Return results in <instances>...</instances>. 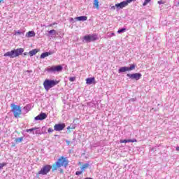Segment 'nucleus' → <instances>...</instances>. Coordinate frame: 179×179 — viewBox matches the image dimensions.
<instances>
[{
  "label": "nucleus",
  "mask_w": 179,
  "mask_h": 179,
  "mask_svg": "<svg viewBox=\"0 0 179 179\" xmlns=\"http://www.w3.org/2000/svg\"><path fill=\"white\" fill-rule=\"evenodd\" d=\"M120 143H127V139H125V140H120Z\"/></svg>",
  "instance_id": "72a5a7b5"
},
{
  "label": "nucleus",
  "mask_w": 179,
  "mask_h": 179,
  "mask_svg": "<svg viewBox=\"0 0 179 179\" xmlns=\"http://www.w3.org/2000/svg\"><path fill=\"white\" fill-rule=\"evenodd\" d=\"M3 0H0V3H2Z\"/></svg>",
  "instance_id": "37998d69"
},
{
  "label": "nucleus",
  "mask_w": 179,
  "mask_h": 179,
  "mask_svg": "<svg viewBox=\"0 0 179 179\" xmlns=\"http://www.w3.org/2000/svg\"><path fill=\"white\" fill-rule=\"evenodd\" d=\"M94 82V77L93 78H89L86 79V83L87 85H92Z\"/></svg>",
  "instance_id": "dca6fc26"
},
{
  "label": "nucleus",
  "mask_w": 179,
  "mask_h": 179,
  "mask_svg": "<svg viewBox=\"0 0 179 179\" xmlns=\"http://www.w3.org/2000/svg\"><path fill=\"white\" fill-rule=\"evenodd\" d=\"M11 111L13 113L15 118H19L22 115V108L20 106L15 105V103L10 104Z\"/></svg>",
  "instance_id": "20e7f679"
},
{
  "label": "nucleus",
  "mask_w": 179,
  "mask_h": 179,
  "mask_svg": "<svg viewBox=\"0 0 179 179\" xmlns=\"http://www.w3.org/2000/svg\"><path fill=\"white\" fill-rule=\"evenodd\" d=\"M90 166V164L89 163H86V164H84L82 167H81V170L83 171H85V170H86V169H87L88 167Z\"/></svg>",
  "instance_id": "aec40b11"
},
{
  "label": "nucleus",
  "mask_w": 179,
  "mask_h": 179,
  "mask_svg": "<svg viewBox=\"0 0 179 179\" xmlns=\"http://www.w3.org/2000/svg\"><path fill=\"white\" fill-rule=\"evenodd\" d=\"M66 143L68 145H69L70 143H71V142H70L69 141H68V140H66Z\"/></svg>",
  "instance_id": "c9c22d12"
},
{
  "label": "nucleus",
  "mask_w": 179,
  "mask_h": 179,
  "mask_svg": "<svg viewBox=\"0 0 179 179\" xmlns=\"http://www.w3.org/2000/svg\"><path fill=\"white\" fill-rule=\"evenodd\" d=\"M26 37H36V32H34V31H29L26 34Z\"/></svg>",
  "instance_id": "ddd939ff"
},
{
  "label": "nucleus",
  "mask_w": 179,
  "mask_h": 179,
  "mask_svg": "<svg viewBox=\"0 0 179 179\" xmlns=\"http://www.w3.org/2000/svg\"><path fill=\"white\" fill-rule=\"evenodd\" d=\"M49 34H52L53 36L57 34V31H55V29H52L50 31H48Z\"/></svg>",
  "instance_id": "a878e982"
},
{
  "label": "nucleus",
  "mask_w": 179,
  "mask_h": 179,
  "mask_svg": "<svg viewBox=\"0 0 179 179\" xmlns=\"http://www.w3.org/2000/svg\"><path fill=\"white\" fill-rule=\"evenodd\" d=\"M127 76L130 79H135V80H139L142 78V74L140 73H136L132 74H127Z\"/></svg>",
  "instance_id": "6e6552de"
},
{
  "label": "nucleus",
  "mask_w": 179,
  "mask_h": 179,
  "mask_svg": "<svg viewBox=\"0 0 179 179\" xmlns=\"http://www.w3.org/2000/svg\"><path fill=\"white\" fill-rule=\"evenodd\" d=\"M128 1H124L120 3L115 4L117 10H120V9H124L126 6H128Z\"/></svg>",
  "instance_id": "1a4fd4ad"
},
{
  "label": "nucleus",
  "mask_w": 179,
  "mask_h": 179,
  "mask_svg": "<svg viewBox=\"0 0 179 179\" xmlns=\"http://www.w3.org/2000/svg\"><path fill=\"white\" fill-rule=\"evenodd\" d=\"M128 71H129L128 67L123 66V67H121L120 69H119L118 72H119V73H122L127 72Z\"/></svg>",
  "instance_id": "2eb2a0df"
},
{
  "label": "nucleus",
  "mask_w": 179,
  "mask_h": 179,
  "mask_svg": "<svg viewBox=\"0 0 179 179\" xmlns=\"http://www.w3.org/2000/svg\"><path fill=\"white\" fill-rule=\"evenodd\" d=\"M5 166H6V163H0V170L1 169H2L3 167H5Z\"/></svg>",
  "instance_id": "7c9ffc66"
},
{
  "label": "nucleus",
  "mask_w": 179,
  "mask_h": 179,
  "mask_svg": "<svg viewBox=\"0 0 179 179\" xmlns=\"http://www.w3.org/2000/svg\"><path fill=\"white\" fill-rule=\"evenodd\" d=\"M15 143H21V142H23V137H19L15 139Z\"/></svg>",
  "instance_id": "412c9836"
},
{
  "label": "nucleus",
  "mask_w": 179,
  "mask_h": 179,
  "mask_svg": "<svg viewBox=\"0 0 179 179\" xmlns=\"http://www.w3.org/2000/svg\"><path fill=\"white\" fill-rule=\"evenodd\" d=\"M66 125L64 123L62 124H57L54 126V130L57 131V132H59L64 129Z\"/></svg>",
  "instance_id": "9d476101"
},
{
  "label": "nucleus",
  "mask_w": 179,
  "mask_h": 179,
  "mask_svg": "<svg viewBox=\"0 0 179 179\" xmlns=\"http://www.w3.org/2000/svg\"><path fill=\"white\" fill-rule=\"evenodd\" d=\"M112 36H115V34L114 33H112Z\"/></svg>",
  "instance_id": "c03bdc74"
},
{
  "label": "nucleus",
  "mask_w": 179,
  "mask_h": 179,
  "mask_svg": "<svg viewBox=\"0 0 179 179\" xmlns=\"http://www.w3.org/2000/svg\"><path fill=\"white\" fill-rule=\"evenodd\" d=\"M90 38L91 41H96V40H97L96 35H90Z\"/></svg>",
  "instance_id": "5701e85b"
},
{
  "label": "nucleus",
  "mask_w": 179,
  "mask_h": 179,
  "mask_svg": "<svg viewBox=\"0 0 179 179\" xmlns=\"http://www.w3.org/2000/svg\"><path fill=\"white\" fill-rule=\"evenodd\" d=\"M15 34V36H19V35L22 34V31H16Z\"/></svg>",
  "instance_id": "2f4dec72"
},
{
  "label": "nucleus",
  "mask_w": 179,
  "mask_h": 179,
  "mask_svg": "<svg viewBox=\"0 0 179 179\" xmlns=\"http://www.w3.org/2000/svg\"><path fill=\"white\" fill-rule=\"evenodd\" d=\"M82 173H83V171H78L76 172V176H80V174H82Z\"/></svg>",
  "instance_id": "c85d7f7f"
},
{
  "label": "nucleus",
  "mask_w": 179,
  "mask_h": 179,
  "mask_svg": "<svg viewBox=\"0 0 179 179\" xmlns=\"http://www.w3.org/2000/svg\"><path fill=\"white\" fill-rule=\"evenodd\" d=\"M84 40H85L86 43H90L92 41L90 40V35H87L84 36Z\"/></svg>",
  "instance_id": "4be33fe9"
},
{
  "label": "nucleus",
  "mask_w": 179,
  "mask_h": 179,
  "mask_svg": "<svg viewBox=\"0 0 179 179\" xmlns=\"http://www.w3.org/2000/svg\"><path fill=\"white\" fill-rule=\"evenodd\" d=\"M76 80V78H75V77H70L69 78L70 82H75Z\"/></svg>",
  "instance_id": "c756f323"
},
{
  "label": "nucleus",
  "mask_w": 179,
  "mask_h": 179,
  "mask_svg": "<svg viewBox=\"0 0 179 179\" xmlns=\"http://www.w3.org/2000/svg\"><path fill=\"white\" fill-rule=\"evenodd\" d=\"M52 24V26H54L55 24H57V23L56 22H54L53 24Z\"/></svg>",
  "instance_id": "79ce46f5"
},
{
  "label": "nucleus",
  "mask_w": 179,
  "mask_h": 179,
  "mask_svg": "<svg viewBox=\"0 0 179 179\" xmlns=\"http://www.w3.org/2000/svg\"><path fill=\"white\" fill-rule=\"evenodd\" d=\"M136 68V64H131L130 67H128L129 71H134Z\"/></svg>",
  "instance_id": "b1692460"
},
{
  "label": "nucleus",
  "mask_w": 179,
  "mask_h": 179,
  "mask_svg": "<svg viewBox=\"0 0 179 179\" xmlns=\"http://www.w3.org/2000/svg\"><path fill=\"white\" fill-rule=\"evenodd\" d=\"M74 19L77 22H86V20H87V17H86V16H80V17H76Z\"/></svg>",
  "instance_id": "f8f14e48"
},
{
  "label": "nucleus",
  "mask_w": 179,
  "mask_h": 179,
  "mask_svg": "<svg viewBox=\"0 0 179 179\" xmlns=\"http://www.w3.org/2000/svg\"><path fill=\"white\" fill-rule=\"evenodd\" d=\"M57 85H58V83L57 80H55L46 79L43 82V87L46 90V92H48L50 89L54 87V86H57Z\"/></svg>",
  "instance_id": "7ed1b4c3"
},
{
  "label": "nucleus",
  "mask_w": 179,
  "mask_h": 179,
  "mask_svg": "<svg viewBox=\"0 0 179 179\" xmlns=\"http://www.w3.org/2000/svg\"><path fill=\"white\" fill-rule=\"evenodd\" d=\"M125 31H127V29H125V28H122V29H119V30L117 31V33H118L119 34H120V33H125Z\"/></svg>",
  "instance_id": "393cba45"
},
{
  "label": "nucleus",
  "mask_w": 179,
  "mask_h": 179,
  "mask_svg": "<svg viewBox=\"0 0 179 179\" xmlns=\"http://www.w3.org/2000/svg\"><path fill=\"white\" fill-rule=\"evenodd\" d=\"M24 55H26V53H24Z\"/></svg>",
  "instance_id": "49530a36"
},
{
  "label": "nucleus",
  "mask_w": 179,
  "mask_h": 179,
  "mask_svg": "<svg viewBox=\"0 0 179 179\" xmlns=\"http://www.w3.org/2000/svg\"><path fill=\"white\" fill-rule=\"evenodd\" d=\"M27 72L29 73V72H31V71H27Z\"/></svg>",
  "instance_id": "a18cd8bd"
},
{
  "label": "nucleus",
  "mask_w": 179,
  "mask_h": 179,
  "mask_svg": "<svg viewBox=\"0 0 179 179\" xmlns=\"http://www.w3.org/2000/svg\"><path fill=\"white\" fill-rule=\"evenodd\" d=\"M24 52V49L20 48L17 49L12 50L11 51H8L4 54V57H9L10 58H16V57H19V55H22Z\"/></svg>",
  "instance_id": "f257e3e1"
},
{
  "label": "nucleus",
  "mask_w": 179,
  "mask_h": 179,
  "mask_svg": "<svg viewBox=\"0 0 179 179\" xmlns=\"http://www.w3.org/2000/svg\"><path fill=\"white\" fill-rule=\"evenodd\" d=\"M136 1V0H127L128 3H131V2ZM152 0H145L144 3H143V6H146L149 2Z\"/></svg>",
  "instance_id": "f3484780"
},
{
  "label": "nucleus",
  "mask_w": 179,
  "mask_h": 179,
  "mask_svg": "<svg viewBox=\"0 0 179 179\" xmlns=\"http://www.w3.org/2000/svg\"><path fill=\"white\" fill-rule=\"evenodd\" d=\"M47 118V114L45 113H41L38 116L35 117V121H43Z\"/></svg>",
  "instance_id": "9b49d317"
},
{
  "label": "nucleus",
  "mask_w": 179,
  "mask_h": 179,
  "mask_svg": "<svg viewBox=\"0 0 179 179\" xmlns=\"http://www.w3.org/2000/svg\"><path fill=\"white\" fill-rule=\"evenodd\" d=\"M26 132H32L33 135H41L43 132L38 127H34L31 129H28L25 130Z\"/></svg>",
  "instance_id": "0eeeda50"
},
{
  "label": "nucleus",
  "mask_w": 179,
  "mask_h": 179,
  "mask_svg": "<svg viewBox=\"0 0 179 179\" xmlns=\"http://www.w3.org/2000/svg\"><path fill=\"white\" fill-rule=\"evenodd\" d=\"M158 3H159V5L163 4V1H158Z\"/></svg>",
  "instance_id": "e433bc0d"
},
{
  "label": "nucleus",
  "mask_w": 179,
  "mask_h": 179,
  "mask_svg": "<svg viewBox=\"0 0 179 179\" xmlns=\"http://www.w3.org/2000/svg\"><path fill=\"white\" fill-rule=\"evenodd\" d=\"M67 129H68V130L71 129V127L69 126V127H67ZM71 129H73V128H71Z\"/></svg>",
  "instance_id": "58836bf2"
},
{
  "label": "nucleus",
  "mask_w": 179,
  "mask_h": 179,
  "mask_svg": "<svg viewBox=\"0 0 179 179\" xmlns=\"http://www.w3.org/2000/svg\"><path fill=\"white\" fill-rule=\"evenodd\" d=\"M176 150H177L178 152H179V147H177V148H176Z\"/></svg>",
  "instance_id": "a19ab883"
},
{
  "label": "nucleus",
  "mask_w": 179,
  "mask_h": 179,
  "mask_svg": "<svg viewBox=\"0 0 179 179\" xmlns=\"http://www.w3.org/2000/svg\"><path fill=\"white\" fill-rule=\"evenodd\" d=\"M62 69H64L62 66L58 65L48 66L45 69V71H46V72H48L49 73H55V72H62Z\"/></svg>",
  "instance_id": "39448f33"
},
{
  "label": "nucleus",
  "mask_w": 179,
  "mask_h": 179,
  "mask_svg": "<svg viewBox=\"0 0 179 179\" xmlns=\"http://www.w3.org/2000/svg\"><path fill=\"white\" fill-rule=\"evenodd\" d=\"M48 27H52V24H50V25H48Z\"/></svg>",
  "instance_id": "ea45409f"
},
{
  "label": "nucleus",
  "mask_w": 179,
  "mask_h": 179,
  "mask_svg": "<svg viewBox=\"0 0 179 179\" xmlns=\"http://www.w3.org/2000/svg\"><path fill=\"white\" fill-rule=\"evenodd\" d=\"M127 143H134V142H136V139L134 138V139H127Z\"/></svg>",
  "instance_id": "bb28decb"
},
{
  "label": "nucleus",
  "mask_w": 179,
  "mask_h": 179,
  "mask_svg": "<svg viewBox=\"0 0 179 179\" xmlns=\"http://www.w3.org/2000/svg\"><path fill=\"white\" fill-rule=\"evenodd\" d=\"M69 161L66 159V158H64V157H61L58 161L56 162V165L53 166L52 171H55V170H57V169H59V167H67L68 166Z\"/></svg>",
  "instance_id": "f03ea898"
},
{
  "label": "nucleus",
  "mask_w": 179,
  "mask_h": 179,
  "mask_svg": "<svg viewBox=\"0 0 179 179\" xmlns=\"http://www.w3.org/2000/svg\"><path fill=\"white\" fill-rule=\"evenodd\" d=\"M24 110L25 111V114H27L28 111H30V109H29V106H27L24 107Z\"/></svg>",
  "instance_id": "cd10ccee"
},
{
  "label": "nucleus",
  "mask_w": 179,
  "mask_h": 179,
  "mask_svg": "<svg viewBox=\"0 0 179 179\" xmlns=\"http://www.w3.org/2000/svg\"><path fill=\"white\" fill-rule=\"evenodd\" d=\"M48 131L49 134H51L52 132H54V129H52V128H49L48 129Z\"/></svg>",
  "instance_id": "473e14b6"
},
{
  "label": "nucleus",
  "mask_w": 179,
  "mask_h": 179,
  "mask_svg": "<svg viewBox=\"0 0 179 179\" xmlns=\"http://www.w3.org/2000/svg\"><path fill=\"white\" fill-rule=\"evenodd\" d=\"M178 5H179V1H178Z\"/></svg>",
  "instance_id": "de8ad7c7"
},
{
  "label": "nucleus",
  "mask_w": 179,
  "mask_h": 179,
  "mask_svg": "<svg viewBox=\"0 0 179 179\" xmlns=\"http://www.w3.org/2000/svg\"><path fill=\"white\" fill-rule=\"evenodd\" d=\"M94 8L95 9H100V6L99 5V0H94Z\"/></svg>",
  "instance_id": "6ab92c4d"
},
{
  "label": "nucleus",
  "mask_w": 179,
  "mask_h": 179,
  "mask_svg": "<svg viewBox=\"0 0 179 179\" xmlns=\"http://www.w3.org/2000/svg\"><path fill=\"white\" fill-rule=\"evenodd\" d=\"M116 8H117V6H115H115H111L110 9H111L112 10H115Z\"/></svg>",
  "instance_id": "f704fd0d"
},
{
  "label": "nucleus",
  "mask_w": 179,
  "mask_h": 179,
  "mask_svg": "<svg viewBox=\"0 0 179 179\" xmlns=\"http://www.w3.org/2000/svg\"><path fill=\"white\" fill-rule=\"evenodd\" d=\"M70 22H71L72 23H73V22H74L73 18H71V19H70Z\"/></svg>",
  "instance_id": "4c0bfd02"
},
{
  "label": "nucleus",
  "mask_w": 179,
  "mask_h": 179,
  "mask_svg": "<svg viewBox=\"0 0 179 179\" xmlns=\"http://www.w3.org/2000/svg\"><path fill=\"white\" fill-rule=\"evenodd\" d=\"M38 52V50L34 49V50L29 51V54L30 57H33V55H36V54H37Z\"/></svg>",
  "instance_id": "a211bd4d"
},
{
  "label": "nucleus",
  "mask_w": 179,
  "mask_h": 179,
  "mask_svg": "<svg viewBox=\"0 0 179 179\" xmlns=\"http://www.w3.org/2000/svg\"><path fill=\"white\" fill-rule=\"evenodd\" d=\"M52 54V52H43L41 55V59H43V58H45V57H48V56L51 55Z\"/></svg>",
  "instance_id": "4468645a"
},
{
  "label": "nucleus",
  "mask_w": 179,
  "mask_h": 179,
  "mask_svg": "<svg viewBox=\"0 0 179 179\" xmlns=\"http://www.w3.org/2000/svg\"><path fill=\"white\" fill-rule=\"evenodd\" d=\"M51 165H45L38 171V174H41V176H47L48 172L51 171Z\"/></svg>",
  "instance_id": "423d86ee"
}]
</instances>
